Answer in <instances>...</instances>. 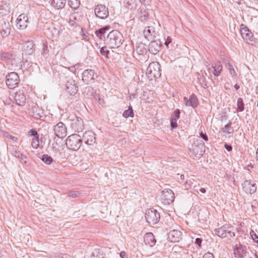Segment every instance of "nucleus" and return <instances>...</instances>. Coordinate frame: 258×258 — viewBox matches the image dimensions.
<instances>
[{"mask_svg": "<svg viewBox=\"0 0 258 258\" xmlns=\"http://www.w3.org/2000/svg\"><path fill=\"white\" fill-rule=\"evenodd\" d=\"M1 33L3 38L7 37L10 35L11 28L8 21H3L1 25Z\"/></svg>", "mask_w": 258, "mask_h": 258, "instance_id": "18", "label": "nucleus"}, {"mask_svg": "<svg viewBox=\"0 0 258 258\" xmlns=\"http://www.w3.org/2000/svg\"><path fill=\"white\" fill-rule=\"evenodd\" d=\"M82 142L80 135L74 134L67 138L66 144L70 150L77 151L80 148Z\"/></svg>", "mask_w": 258, "mask_h": 258, "instance_id": "3", "label": "nucleus"}, {"mask_svg": "<svg viewBox=\"0 0 258 258\" xmlns=\"http://www.w3.org/2000/svg\"><path fill=\"white\" fill-rule=\"evenodd\" d=\"M104 29H103V28H102L95 32L96 36L100 39L102 38V36H104L106 32V31H104Z\"/></svg>", "mask_w": 258, "mask_h": 258, "instance_id": "45", "label": "nucleus"}, {"mask_svg": "<svg viewBox=\"0 0 258 258\" xmlns=\"http://www.w3.org/2000/svg\"><path fill=\"white\" fill-rule=\"evenodd\" d=\"M35 50V44L32 41H28L24 45V51L27 54H32Z\"/></svg>", "mask_w": 258, "mask_h": 258, "instance_id": "24", "label": "nucleus"}, {"mask_svg": "<svg viewBox=\"0 0 258 258\" xmlns=\"http://www.w3.org/2000/svg\"><path fill=\"white\" fill-rule=\"evenodd\" d=\"M145 218L149 224H155L159 221L160 216L159 213L156 210L151 209L146 211Z\"/></svg>", "mask_w": 258, "mask_h": 258, "instance_id": "7", "label": "nucleus"}, {"mask_svg": "<svg viewBox=\"0 0 258 258\" xmlns=\"http://www.w3.org/2000/svg\"><path fill=\"white\" fill-rule=\"evenodd\" d=\"M38 138L39 137H33L32 139L31 145L34 149H37L39 146Z\"/></svg>", "mask_w": 258, "mask_h": 258, "instance_id": "42", "label": "nucleus"}, {"mask_svg": "<svg viewBox=\"0 0 258 258\" xmlns=\"http://www.w3.org/2000/svg\"><path fill=\"white\" fill-rule=\"evenodd\" d=\"M4 136L7 138L10 139L12 141L14 142H17L18 140V138L15 136H13L10 135L9 133L6 132L4 133Z\"/></svg>", "mask_w": 258, "mask_h": 258, "instance_id": "47", "label": "nucleus"}, {"mask_svg": "<svg viewBox=\"0 0 258 258\" xmlns=\"http://www.w3.org/2000/svg\"><path fill=\"white\" fill-rule=\"evenodd\" d=\"M250 235L251 236L253 240L255 242L258 243V236L256 234V233L253 230H251V231L250 232Z\"/></svg>", "mask_w": 258, "mask_h": 258, "instance_id": "48", "label": "nucleus"}, {"mask_svg": "<svg viewBox=\"0 0 258 258\" xmlns=\"http://www.w3.org/2000/svg\"><path fill=\"white\" fill-rule=\"evenodd\" d=\"M160 65L157 62L150 63L147 69L146 74L150 78H158L161 76Z\"/></svg>", "mask_w": 258, "mask_h": 258, "instance_id": "6", "label": "nucleus"}, {"mask_svg": "<svg viewBox=\"0 0 258 258\" xmlns=\"http://www.w3.org/2000/svg\"><path fill=\"white\" fill-rule=\"evenodd\" d=\"M234 88H235L236 90H238V89H239V88H240L239 86V85H238L237 84H235V85H234Z\"/></svg>", "mask_w": 258, "mask_h": 258, "instance_id": "63", "label": "nucleus"}, {"mask_svg": "<svg viewBox=\"0 0 258 258\" xmlns=\"http://www.w3.org/2000/svg\"><path fill=\"white\" fill-rule=\"evenodd\" d=\"M185 185V189H188L190 187V183H189V182L187 180H186L185 183V185Z\"/></svg>", "mask_w": 258, "mask_h": 258, "instance_id": "59", "label": "nucleus"}, {"mask_svg": "<svg viewBox=\"0 0 258 258\" xmlns=\"http://www.w3.org/2000/svg\"><path fill=\"white\" fill-rule=\"evenodd\" d=\"M22 158H23L22 157H21V155H19V157H17V158L19 159V161L22 163V164H29V159L28 158V160L26 161L25 162V160H22Z\"/></svg>", "mask_w": 258, "mask_h": 258, "instance_id": "53", "label": "nucleus"}, {"mask_svg": "<svg viewBox=\"0 0 258 258\" xmlns=\"http://www.w3.org/2000/svg\"><path fill=\"white\" fill-rule=\"evenodd\" d=\"M96 16L101 19H105L109 16L108 8L104 5H98L94 9Z\"/></svg>", "mask_w": 258, "mask_h": 258, "instance_id": "10", "label": "nucleus"}, {"mask_svg": "<svg viewBox=\"0 0 258 258\" xmlns=\"http://www.w3.org/2000/svg\"><path fill=\"white\" fill-rule=\"evenodd\" d=\"M148 13L146 11H141L140 14V19L142 21H145L147 20L148 17Z\"/></svg>", "mask_w": 258, "mask_h": 258, "instance_id": "41", "label": "nucleus"}, {"mask_svg": "<svg viewBox=\"0 0 258 258\" xmlns=\"http://www.w3.org/2000/svg\"><path fill=\"white\" fill-rule=\"evenodd\" d=\"M155 29L153 27H150L148 26L146 28H145L144 31V35L146 38L148 39H151L150 37L151 36H155Z\"/></svg>", "mask_w": 258, "mask_h": 258, "instance_id": "28", "label": "nucleus"}, {"mask_svg": "<svg viewBox=\"0 0 258 258\" xmlns=\"http://www.w3.org/2000/svg\"><path fill=\"white\" fill-rule=\"evenodd\" d=\"M174 194L171 189H166L162 191V200L165 204H171L174 201Z\"/></svg>", "mask_w": 258, "mask_h": 258, "instance_id": "12", "label": "nucleus"}, {"mask_svg": "<svg viewBox=\"0 0 258 258\" xmlns=\"http://www.w3.org/2000/svg\"><path fill=\"white\" fill-rule=\"evenodd\" d=\"M180 110L178 109H176L172 114L171 119L174 120H177L180 117Z\"/></svg>", "mask_w": 258, "mask_h": 258, "instance_id": "39", "label": "nucleus"}, {"mask_svg": "<svg viewBox=\"0 0 258 258\" xmlns=\"http://www.w3.org/2000/svg\"><path fill=\"white\" fill-rule=\"evenodd\" d=\"M72 127L77 132L82 131L84 128L83 121L81 117H75L72 119Z\"/></svg>", "mask_w": 258, "mask_h": 258, "instance_id": "21", "label": "nucleus"}, {"mask_svg": "<svg viewBox=\"0 0 258 258\" xmlns=\"http://www.w3.org/2000/svg\"><path fill=\"white\" fill-rule=\"evenodd\" d=\"M120 256L121 258H126L127 255H126V253L124 251H122L120 252Z\"/></svg>", "mask_w": 258, "mask_h": 258, "instance_id": "58", "label": "nucleus"}, {"mask_svg": "<svg viewBox=\"0 0 258 258\" xmlns=\"http://www.w3.org/2000/svg\"><path fill=\"white\" fill-rule=\"evenodd\" d=\"M198 79L200 84L202 86L203 88H206L208 87L204 76H201L199 75V76L198 77Z\"/></svg>", "mask_w": 258, "mask_h": 258, "instance_id": "37", "label": "nucleus"}, {"mask_svg": "<svg viewBox=\"0 0 258 258\" xmlns=\"http://www.w3.org/2000/svg\"><path fill=\"white\" fill-rule=\"evenodd\" d=\"M223 67L221 64L220 62H217L215 64L214 66H212L210 67H208V70L211 71L213 69V74L215 76H219L222 71Z\"/></svg>", "mask_w": 258, "mask_h": 258, "instance_id": "26", "label": "nucleus"}, {"mask_svg": "<svg viewBox=\"0 0 258 258\" xmlns=\"http://www.w3.org/2000/svg\"><path fill=\"white\" fill-rule=\"evenodd\" d=\"M240 33L243 39L247 43H250L252 41V34L247 27L242 28L240 30Z\"/></svg>", "mask_w": 258, "mask_h": 258, "instance_id": "19", "label": "nucleus"}, {"mask_svg": "<svg viewBox=\"0 0 258 258\" xmlns=\"http://www.w3.org/2000/svg\"><path fill=\"white\" fill-rule=\"evenodd\" d=\"M28 24V17L25 14L19 16L17 19L16 27L20 30L25 29Z\"/></svg>", "mask_w": 258, "mask_h": 258, "instance_id": "14", "label": "nucleus"}, {"mask_svg": "<svg viewBox=\"0 0 258 258\" xmlns=\"http://www.w3.org/2000/svg\"><path fill=\"white\" fill-rule=\"evenodd\" d=\"M41 160L43 162H44L46 164H50L52 161L53 159L50 156H48L47 154H44L42 156Z\"/></svg>", "mask_w": 258, "mask_h": 258, "instance_id": "34", "label": "nucleus"}, {"mask_svg": "<svg viewBox=\"0 0 258 258\" xmlns=\"http://www.w3.org/2000/svg\"><path fill=\"white\" fill-rule=\"evenodd\" d=\"M224 133L231 134L233 132V129L231 127V122L229 121L224 127L222 128Z\"/></svg>", "mask_w": 258, "mask_h": 258, "instance_id": "33", "label": "nucleus"}, {"mask_svg": "<svg viewBox=\"0 0 258 258\" xmlns=\"http://www.w3.org/2000/svg\"><path fill=\"white\" fill-rule=\"evenodd\" d=\"M103 29H104V31L109 30L110 29V27L109 26H106Z\"/></svg>", "mask_w": 258, "mask_h": 258, "instance_id": "62", "label": "nucleus"}, {"mask_svg": "<svg viewBox=\"0 0 258 258\" xmlns=\"http://www.w3.org/2000/svg\"><path fill=\"white\" fill-rule=\"evenodd\" d=\"M68 3L72 9L79 8L80 5L79 0H68Z\"/></svg>", "mask_w": 258, "mask_h": 258, "instance_id": "31", "label": "nucleus"}, {"mask_svg": "<svg viewBox=\"0 0 258 258\" xmlns=\"http://www.w3.org/2000/svg\"><path fill=\"white\" fill-rule=\"evenodd\" d=\"M205 144L200 140H197L190 148V152L197 158H200L205 152Z\"/></svg>", "mask_w": 258, "mask_h": 258, "instance_id": "5", "label": "nucleus"}, {"mask_svg": "<svg viewBox=\"0 0 258 258\" xmlns=\"http://www.w3.org/2000/svg\"><path fill=\"white\" fill-rule=\"evenodd\" d=\"M136 51L139 54H143L146 51L144 44L142 43L137 44L136 47Z\"/></svg>", "mask_w": 258, "mask_h": 258, "instance_id": "32", "label": "nucleus"}, {"mask_svg": "<svg viewBox=\"0 0 258 258\" xmlns=\"http://www.w3.org/2000/svg\"><path fill=\"white\" fill-rule=\"evenodd\" d=\"M68 196L70 198H75L78 197L80 195L79 191H69L68 193Z\"/></svg>", "mask_w": 258, "mask_h": 258, "instance_id": "44", "label": "nucleus"}, {"mask_svg": "<svg viewBox=\"0 0 258 258\" xmlns=\"http://www.w3.org/2000/svg\"><path fill=\"white\" fill-rule=\"evenodd\" d=\"M122 116L125 118L128 117H133L134 116V112L132 107H129L127 110H125L123 113Z\"/></svg>", "mask_w": 258, "mask_h": 258, "instance_id": "35", "label": "nucleus"}, {"mask_svg": "<svg viewBox=\"0 0 258 258\" xmlns=\"http://www.w3.org/2000/svg\"><path fill=\"white\" fill-rule=\"evenodd\" d=\"M96 78H97V75L93 70H86L82 74V80L86 84L94 82Z\"/></svg>", "mask_w": 258, "mask_h": 258, "instance_id": "11", "label": "nucleus"}, {"mask_svg": "<svg viewBox=\"0 0 258 258\" xmlns=\"http://www.w3.org/2000/svg\"><path fill=\"white\" fill-rule=\"evenodd\" d=\"M224 147L228 151H231L232 149V147L231 145L228 144H225Z\"/></svg>", "mask_w": 258, "mask_h": 258, "instance_id": "57", "label": "nucleus"}, {"mask_svg": "<svg viewBox=\"0 0 258 258\" xmlns=\"http://www.w3.org/2000/svg\"><path fill=\"white\" fill-rule=\"evenodd\" d=\"M0 59L9 62L14 59V55L12 53L8 52H3L0 53Z\"/></svg>", "mask_w": 258, "mask_h": 258, "instance_id": "27", "label": "nucleus"}, {"mask_svg": "<svg viewBox=\"0 0 258 258\" xmlns=\"http://www.w3.org/2000/svg\"><path fill=\"white\" fill-rule=\"evenodd\" d=\"M172 41V39L169 36H168L167 37V39L166 40H165V42H164V44L166 46H168V45Z\"/></svg>", "mask_w": 258, "mask_h": 258, "instance_id": "56", "label": "nucleus"}, {"mask_svg": "<svg viewBox=\"0 0 258 258\" xmlns=\"http://www.w3.org/2000/svg\"><path fill=\"white\" fill-rule=\"evenodd\" d=\"M73 10L74 12L71 15V18L75 21L81 22L85 18L84 11L79 8Z\"/></svg>", "mask_w": 258, "mask_h": 258, "instance_id": "17", "label": "nucleus"}, {"mask_svg": "<svg viewBox=\"0 0 258 258\" xmlns=\"http://www.w3.org/2000/svg\"><path fill=\"white\" fill-rule=\"evenodd\" d=\"M144 241L146 244L153 246L155 244L156 239L153 233H147L145 235Z\"/></svg>", "mask_w": 258, "mask_h": 258, "instance_id": "25", "label": "nucleus"}, {"mask_svg": "<svg viewBox=\"0 0 258 258\" xmlns=\"http://www.w3.org/2000/svg\"><path fill=\"white\" fill-rule=\"evenodd\" d=\"M15 100L17 104L24 106L26 103V96L23 90H19L15 95Z\"/></svg>", "mask_w": 258, "mask_h": 258, "instance_id": "20", "label": "nucleus"}, {"mask_svg": "<svg viewBox=\"0 0 258 258\" xmlns=\"http://www.w3.org/2000/svg\"><path fill=\"white\" fill-rule=\"evenodd\" d=\"M100 53L106 57H107L108 53H109V51L107 49V47L105 46L102 47L100 49Z\"/></svg>", "mask_w": 258, "mask_h": 258, "instance_id": "46", "label": "nucleus"}, {"mask_svg": "<svg viewBox=\"0 0 258 258\" xmlns=\"http://www.w3.org/2000/svg\"><path fill=\"white\" fill-rule=\"evenodd\" d=\"M162 43L159 40L152 41L148 46L149 51L153 54H157L160 50Z\"/></svg>", "mask_w": 258, "mask_h": 258, "instance_id": "15", "label": "nucleus"}, {"mask_svg": "<svg viewBox=\"0 0 258 258\" xmlns=\"http://www.w3.org/2000/svg\"><path fill=\"white\" fill-rule=\"evenodd\" d=\"M227 68H228V70L229 71V72H230L231 75L233 77H235V78L237 77V74L236 72H235L232 64L228 62L227 63Z\"/></svg>", "mask_w": 258, "mask_h": 258, "instance_id": "36", "label": "nucleus"}, {"mask_svg": "<svg viewBox=\"0 0 258 258\" xmlns=\"http://www.w3.org/2000/svg\"><path fill=\"white\" fill-rule=\"evenodd\" d=\"M29 133L30 134V135L33 136V137H39L37 132L34 130H31Z\"/></svg>", "mask_w": 258, "mask_h": 258, "instance_id": "52", "label": "nucleus"}, {"mask_svg": "<svg viewBox=\"0 0 258 258\" xmlns=\"http://www.w3.org/2000/svg\"><path fill=\"white\" fill-rule=\"evenodd\" d=\"M11 153L13 156H14L16 158L17 157H19V155H21V157H23L22 158V160H25V162L28 160V157L26 155L23 154L22 153H21L20 151H18L15 149H12V151H11Z\"/></svg>", "mask_w": 258, "mask_h": 258, "instance_id": "30", "label": "nucleus"}, {"mask_svg": "<svg viewBox=\"0 0 258 258\" xmlns=\"http://www.w3.org/2000/svg\"><path fill=\"white\" fill-rule=\"evenodd\" d=\"M183 253L186 256L185 258H194L196 254L195 252H192L191 253V252L189 251V249H183Z\"/></svg>", "mask_w": 258, "mask_h": 258, "instance_id": "40", "label": "nucleus"}, {"mask_svg": "<svg viewBox=\"0 0 258 258\" xmlns=\"http://www.w3.org/2000/svg\"><path fill=\"white\" fill-rule=\"evenodd\" d=\"M200 191L203 193V194H205L206 192V190L205 188H201L200 189Z\"/></svg>", "mask_w": 258, "mask_h": 258, "instance_id": "61", "label": "nucleus"}, {"mask_svg": "<svg viewBox=\"0 0 258 258\" xmlns=\"http://www.w3.org/2000/svg\"><path fill=\"white\" fill-rule=\"evenodd\" d=\"M99 249H95L92 253L91 258H103Z\"/></svg>", "mask_w": 258, "mask_h": 258, "instance_id": "38", "label": "nucleus"}, {"mask_svg": "<svg viewBox=\"0 0 258 258\" xmlns=\"http://www.w3.org/2000/svg\"><path fill=\"white\" fill-rule=\"evenodd\" d=\"M170 126H171V130H173V129L175 128V127H176L177 126V120H174L173 119H171Z\"/></svg>", "mask_w": 258, "mask_h": 258, "instance_id": "50", "label": "nucleus"}, {"mask_svg": "<svg viewBox=\"0 0 258 258\" xmlns=\"http://www.w3.org/2000/svg\"><path fill=\"white\" fill-rule=\"evenodd\" d=\"M216 234L222 238L233 237L235 236L234 228L229 225H224L215 230Z\"/></svg>", "mask_w": 258, "mask_h": 258, "instance_id": "4", "label": "nucleus"}, {"mask_svg": "<svg viewBox=\"0 0 258 258\" xmlns=\"http://www.w3.org/2000/svg\"><path fill=\"white\" fill-rule=\"evenodd\" d=\"M66 0H52V5L56 9H61L66 5Z\"/></svg>", "mask_w": 258, "mask_h": 258, "instance_id": "29", "label": "nucleus"}, {"mask_svg": "<svg viewBox=\"0 0 258 258\" xmlns=\"http://www.w3.org/2000/svg\"><path fill=\"white\" fill-rule=\"evenodd\" d=\"M19 82V77L15 72H11L6 77V84L10 89L16 87Z\"/></svg>", "mask_w": 258, "mask_h": 258, "instance_id": "8", "label": "nucleus"}, {"mask_svg": "<svg viewBox=\"0 0 258 258\" xmlns=\"http://www.w3.org/2000/svg\"><path fill=\"white\" fill-rule=\"evenodd\" d=\"M200 135V137L205 141H207L208 140V137L206 134L201 132Z\"/></svg>", "mask_w": 258, "mask_h": 258, "instance_id": "55", "label": "nucleus"}, {"mask_svg": "<svg viewBox=\"0 0 258 258\" xmlns=\"http://www.w3.org/2000/svg\"><path fill=\"white\" fill-rule=\"evenodd\" d=\"M54 134L59 138H63L67 135V127L65 124L59 122L53 126Z\"/></svg>", "mask_w": 258, "mask_h": 258, "instance_id": "9", "label": "nucleus"}, {"mask_svg": "<svg viewBox=\"0 0 258 258\" xmlns=\"http://www.w3.org/2000/svg\"><path fill=\"white\" fill-rule=\"evenodd\" d=\"M202 241V239L200 238H197L195 240V243L198 246L199 248H201V243Z\"/></svg>", "mask_w": 258, "mask_h": 258, "instance_id": "51", "label": "nucleus"}, {"mask_svg": "<svg viewBox=\"0 0 258 258\" xmlns=\"http://www.w3.org/2000/svg\"><path fill=\"white\" fill-rule=\"evenodd\" d=\"M167 229L169 230L168 233V239L169 241L172 242H177L182 239V234L180 226L173 223Z\"/></svg>", "mask_w": 258, "mask_h": 258, "instance_id": "2", "label": "nucleus"}, {"mask_svg": "<svg viewBox=\"0 0 258 258\" xmlns=\"http://www.w3.org/2000/svg\"><path fill=\"white\" fill-rule=\"evenodd\" d=\"M69 23L71 26H74L76 25V22L74 20H70L69 21Z\"/></svg>", "mask_w": 258, "mask_h": 258, "instance_id": "60", "label": "nucleus"}, {"mask_svg": "<svg viewBox=\"0 0 258 258\" xmlns=\"http://www.w3.org/2000/svg\"><path fill=\"white\" fill-rule=\"evenodd\" d=\"M106 42L111 48H118L122 44V34L117 30H112L108 34Z\"/></svg>", "mask_w": 258, "mask_h": 258, "instance_id": "1", "label": "nucleus"}, {"mask_svg": "<svg viewBox=\"0 0 258 258\" xmlns=\"http://www.w3.org/2000/svg\"><path fill=\"white\" fill-rule=\"evenodd\" d=\"M184 100L186 106H191L195 108L197 107L198 105V99L197 96L194 94L190 96L189 99H187V97H185L184 98Z\"/></svg>", "mask_w": 258, "mask_h": 258, "instance_id": "23", "label": "nucleus"}, {"mask_svg": "<svg viewBox=\"0 0 258 258\" xmlns=\"http://www.w3.org/2000/svg\"><path fill=\"white\" fill-rule=\"evenodd\" d=\"M140 3L145 6L151 5V0H140Z\"/></svg>", "mask_w": 258, "mask_h": 258, "instance_id": "49", "label": "nucleus"}, {"mask_svg": "<svg viewBox=\"0 0 258 258\" xmlns=\"http://www.w3.org/2000/svg\"><path fill=\"white\" fill-rule=\"evenodd\" d=\"M243 188L247 194H252L256 190V186L254 181L251 180H246L243 183Z\"/></svg>", "mask_w": 258, "mask_h": 258, "instance_id": "16", "label": "nucleus"}, {"mask_svg": "<svg viewBox=\"0 0 258 258\" xmlns=\"http://www.w3.org/2000/svg\"><path fill=\"white\" fill-rule=\"evenodd\" d=\"M203 258H214V256L212 253L207 252L203 255Z\"/></svg>", "mask_w": 258, "mask_h": 258, "instance_id": "54", "label": "nucleus"}, {"mask_svg": "<svg viewBox=\"0 0 258 258\" xmlns=\"http://www.w3.org/2000/svg\"><path fill=\"white\" fill-rule=\"evenodd\" d=\"M83 141L87 145H93L96 142L95 133L91 131L86 132L83 135L82 141Z\"/></svg>", "mask_w": 258, "mask_h": 258, "instance_id": "13", "label": "nucleus"}, {"mask_svg": "<svg viewBox=\"0 0 258 258\" xmlns=\"http://www.w3.org/2000/svg\"><path fill=\"white\" fill-rule=\"evenodd\" d=\"M237 108L239 111H242L244 109V104L243 100L241 98H239L237 100Z\"/></svg>", "mask_w": 258, "mask_h": 258, "instance_id": "43", "label": "nucleus"}, {"mask_svg": "<svg viewBox=\"0 0 258 258\" xmlns=\"http://www.w3.org/2000/svg\"><path fill=\"white\" fill-rule=\"evenodd\" d=\"M67 91L71 94H75L77 92V87L76 85L75 81L72 79H69L66 83Z\"/></svg>", "mask_w": 258, "mask_h": 258, "instance_id": "22", "label": "nucleus"}, {"mask_svg": "<svg viewBox=\"0 0 258 258\" xmlns=\"http://www.w3.org/2000/svg\"><path fill=\"white\" fill-rule=\"evenodd\" d=\"M256 158L257 161H258V148L257 149L256 152Z\"/></svg>", "mask_w": 258, "mask_h": 258, "instance_id": "64", "label": "nucleus"}]
</instances>
